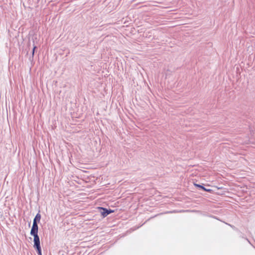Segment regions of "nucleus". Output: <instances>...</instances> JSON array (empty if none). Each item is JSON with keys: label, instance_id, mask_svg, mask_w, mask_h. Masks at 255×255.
Listing matches in <instances>:
<instances>
[{"label": "nucleus", "instance_id": "6", "mask_svg": "<svg viewBox=\"0 0 255 255\" xmlns=\"http://www.w3.org/2000/svg\"><path fill=\"white\" fill-rule=\"evenodd\" d=\"M204 191H207V192H211L212 191V190L211 189H207V188H205L204 189Z\"/></svg>", "mask_w": 255, "mask_h": 255}, {"label": "nucleus", "instance_id": "3", "mask_svg": "<svg viewBox=\"0 0 255 255\" xmlns=\"http://www.w3.org/2000/svg\"><path fill=\"white\" fill-rule=\"evenodd\" d=\"M99 208L101 210V213L104 217H106L110 213L113 212V211H112L111 210H108L106 209H105V208H103L102 207H100Z\"/></svg>", "mask_w": 255, "mask_h": 255}, {"label": "nucleus", "instance_id": "4", "mask_svg": "<svg viewBox=\"0 0 255 255\" xmlns=\"http://www.w3.org/2000/svg\"><path fill=\"white\" fill-rule=\"evenodd\" d=\"M41 219V215L40 214L38 213L37 214V215H36L35 218L34 219V220L33 221H39Z\"/></svg>", "mask_w": 255, "mask_h": 255}, {"label": "nucleus", "instance_id": "7", "mask_svg": "<svg viewBox=\"0 0 255 255\" xmlns=\"http://www.w3.org/2000/svg\"><path fill=\"white\" fill-rule=\"evenodd\" d=\"M36 46H34L33 48V50H32V55L34 54V51H35V49H36Z\"/></svg>", "mask_w": 255, "mask_h": 255}, {"label": "nucleus", "instance_id": "2", "mask_svg": "<svg viewBox=\"0 0 255 255\" xmlns=\"http://www.w3.org/2000/svg\"><path fill=\"white\" fill-rule=\"evenodd\" d=\"M34 247L36 249L38 255H42L40 240L34 241Z\"/></svg>", "mask_w": 255, "mask_h": 255}, {"label": "nucleus", "instance_id": "5", "mask_svg": "<svg viewBox=\"0 0 255 255\" xmlns=\"http://www.w3.org/2000/svg\"><path fill=\"white\" fill-rule=\"evenodd\" d=\"M194 185L195 186H196L197 187H198V188H200L201 189H202L203 190H204V189L205 188L204 187H203V186H202V185H201L200 184L194 183Z\"/></svg>", "mask_w": 255, "mask_h": 255}, {"label": "nucleus", "instance_id": "1", "mask_svg": "<svg viewBox=\"0 0 255 255\" xmlns=\"http://www.w3.org/2000/svg\"><path fill=\"white\" fill-rule=\"evenodd\" d=\"M38 227L36 221H33L32 228L30 231V235L34 237L33 241L40 240L38 236Z\"/></svg>", "mask_w": 255, "mask_h": 255}]
</instances>
